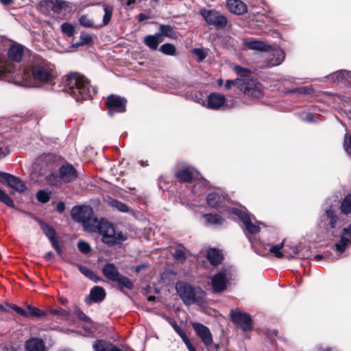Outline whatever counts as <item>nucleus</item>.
<instances>
[{
    "label": "nucleus",
    "mask_w": 351,
    "mask_h": 351,
    "mask_svg": "<svg viewBox=\"0 0 351 351\" xmlns=\"http://www.w3.org/2000/svg\"><path fill=\"white\" fill-rule=\"evenodd\" d=\"M68 93L77 101H80L92 98L97 93L95 87L90 89V82L79 73H71L66 79Z\"/></svg>",
    "instance_id": "f257e3e1"
},
{
    "label": "nucleus",
    "mask_w": 351,
    "mask_h": 351,
    "mask_svg": "<svg viewBox=\"0 0 351 351\" xmlns=\"http://www.w3.org/2000/svg\"><path fill=\"white\" fill-rule=\"evenodd\" d=\"M226 199L223 195H219L218 193H211L208 195L207 204L211 208H224L230 213H232L242 221L246 230L250 234H256L259 232L260 228L253 224L252 219L245 210H240L237 208H229L226 205Z\"/></svg>",
    "instance_id": "f03ea898"
},
{
    "label": "nucleus",
    "mask_w": 351,
    "mask_h": 351,
    "mask_svg": "<svg viewBox=\"0 0 351 351\" xmlns=\"http://www.w3.org/2000/svg\"><path fill=\"white\" fill-rule=\"evenodd\" d=\"M33 78L43 84H54L58 77L56 67L51 63L45 60H38L32 67Z\"/></svg>",
    "instance_id": "7ed1b4c3"
},
{
    "label": "nucleus",
    "mask_w": 351,
    "mask_h": 351,
    "mask_svg": "<svg viewBox=\"0 0 351 351\" xmlns=\"http://www.w3.org/2000/svg\"><path fill=\"white\" fill-rule=\"evenodd\" d=\"M95 226V230L90 232L99 233L102 237V241L106 244L114 245L120 243L126 239V237L121 231L117 230L114 227L107 221L98 220V224Z\"/></svg>",
    "instance_id": "20e7f679"
},
{
    "label": "nucleus",
    "mask_w": 351,
    "mask_h": 351,
    "mask_svg": "<svg viewBox=\"0 0 351 351\" xmlns=\"http://www.w3.org/2000/svg\"><path fill=\"white\" fill-rule=\"evenodd\" d=\"M71 217L75 221L82 222L88 232L94 231L98 224V219L94 216L93 208L89 206H75L71 210Z\"/></svg>",
    "instance_id": "39448f33"
},
{
    "label": "nucleus",
    "mask_w": 351,
    "mask_h": 351,
    "mask_svg": "<svg viewBox=\"0 0 351 351\" xmlns=\"http://www.w3.org/2000/svg\"><path fill=\"white\" fill-rule=\"evenodd\" d=\"M176 289L178 295L186 305L201 302L206 296V293L201 289L193 288L185 282H177Z\"/></svg>",
    "instance_id": "423d86ee"
},
{
    "label": "nucleus",
    "mask_w": 351,
    "mask_h": 351,
    "mask_svg": "<svg viewBox=\"0 0 351 351\" xmlns=\"http://www.w3.org/2000/svg\"><path fill=\"white\" fill-rule=\"evenodd\" d=\"M77 177V173L74 167L71 165L66 164L60 168L58 176L53 173L49 175L48 181L52 185H58L70 182L75 180Z\"/></svg>",
    "instance_id": "0eeeda50"
},
{
    "label": "nucleus",
    "mask_w": 351,
    "mask_h": 351,
    "mask_svg": "<svg viewBox=\"0 0 351 351\" xmlns=\"http://www.w3.org/2000/svg\"><path fill=\"white\" fill-rule=\"evenodd\" d=\"M239 89L245 95L254 98H260L263 95L262 84L251 76L241 79V82L239 84Z\"/></svg>",
    "instance_id": "6e6552de"
},
{
    "label": "nucleus",
    "mask_w": 351,
    "mask_h": 351,
    "mask_svg": "<svg viewBox=\"0 0 351 351\" xmlns=\"http://www.w3.org/2000/svg\"><path fill=\"white\" fill-rule=\"evenodd\" d=\"M176 177L182 182H190L193 180H200L198 183L194 185L193 192H197V189L202 186H206V180L201 179L198 171L193 167H184L176 172Z\"/></svg>",
    "instance_id": "1a4fd4ad"
},
{
    "label": "nucleus",
    "mask_w": 351,
    "mask_h": 351,
    "mask_svg": "<svg viewBox=\"0 0 351 351\" xmlns=\"http://www.w3.org/2000/svg\"><path fill=\"white\" fill-rule=\"evenodd\" d=\"M200 14L208 25H213L217 29H223L228 23L226 17L215 10L203 9L200 10Z\"/></svg>",
    "instance_id": "9d476101"
},
{
    "label": "nucleus",
    "mask_w": 351,
    "mask_h": 351,
    "mask_svg": "<svg viewBox=\"0 0 351 351\" xmlns=\"http://www.w3.org/2000/svg\"><path fill=\"white\" fill-rule=\"evenodd\" d=\"M343 226V221L335 213V208L330 206L326 208L325 213L322 216L320 226L328 230L340 228Z\"/></svg>",
    "instance_id": "9b49d317"
},
{
    "label": "nucleus",
    "mask_w": 351,
    "mask_h": 351,
    "mask_svg": "<svg viewBox=\"0 0 351 351\" xmlns=\"http://www.w3.org/2000/svg\"><path fill=\"white\" fill-rule=\"evenodd\" d=\"M230 277V270L222 269L211 278L212 289L215 292H223L227 288L228 280Z\"/></svg>",
    "instance_id": "f8f14e48"
},
{
    "label": "nucleus",
    "mask_w": 351,
    "mask_h": 351,
    "mask_svg": "<svg viewBox=\"0 0 351 351\" xmlns=\"http://www.w3.org/2000/svg\"><path fill=\"white\" fill-rule=\"evenodd\" d=\"M285 52L280 47L270 48L265 51L264 58L266 60V66L271 67L280 65L285 59Z\"/></svg>",
    "instance_id": "ddd939ff"
},
{
    "label": "nucleus",
    "mask_w": 351,
    "mask_h": 351,
    "mask_svg": "<svg viewBox=\"0 0 351 351\" xmlns=\"http://www.w3.org/2000/svg\"><path fill=\"white\" fill-rule=\"evenodd\" d=\"M65 4V1L62 0H43L40 1L38 8V10L45 14H49L52 10L55 13H60Z\"/></svg>",
    "instance_id": "4468645a"
},
{
    "label": "nucleus",
    "mask_w": 351,
    "mask_h": 351,
    "mask_svg": "<svg viewBox=\"0 0 351 351\" xmlns=\"http://www.w3.org/2000/svg\"><path fill=\"white\" fill-rule=\"evenodd\" d=\"M126 100L117 95H110L108 97V108L110 115H113L117 112H123L125 111Z\"/></svg>",
    "instance_id": "2eb2a0df"
},
{
    "label": "nucleus",
    "mask_w": 351,
    "mask_h": 351,
    "mask_svg": "<svg viewBox=\"0 0 351 351\" xmlns=\"http://www.w3.org/2000/svg\"><path fill=\"white\" fill-rule=\"evenodd\" d=\"M231 317L237 327L243 330H249L252 328V319L249 315L235 310L232 311Z\"/></svg>",
    "instance_id": "dca6fc26"
},
{
    "label": "nucleus",
    "mask_w": 351,
    "mask_h": 351,
    "mask_svg": "<svg viewBox=\"0 0 351 351\" xmlns=\"http://www.w3.org/2000/svg\"><path fill=\"white\" fill-rule=\"evenodd\" d=\"M192 326L195 333L202 339L206 346L208 347L213 344V335L207 326L198 322L193 323Z\"/></svg>",
    "instance_id": "f3484780"
},
{
    "label": "nucleus",
    "mask_w": 351,
    "mask_h": 351,
    "mask_svg": "<svg viewBox=\"0 0 351 351\" xmlns=\"http://www.w3.org/2000/svg\"><path fill=\"white\" fill-rule=\"evenodd\" d=\"M226 98L224 95L219 93H211L207 98L206 104L204 105L207 108L212 110H219L224 105Z\"/></svg>",
    "instance_id": "a211bd4d"
},
{
    "label": "nucleus",
    "mask_w": 351,
    "mask_h": 351,
    "mask_svg": "<svg viewBox=\"0 0 351 351\" xmlns=\"http://www.w3.org/2000/svg\"><path fill=\"white\" fill-rule=\"evenodd\" d=\"M350 244H351V223L348 228L343 229L340 241L334 245L333 250L339 254V257L340 254L343 253Z\"/></svg>",
    "instance_id": "6ab92c4d"
},
{
    "label": "nucleus",
    "mask_w": 351,
    "mask_h": 351,
    "mask_svg": "<svg viewBox=\"0 0 351 351\" xmlns=\"http://www.w3.org/2000/svg\"><path fill=\"white\" fill-rule=\"evenodd\" d=\"M106 296L105 290L101 287L96 286L93 287L89 295L86 298L87 304H91L93 302H101L104 300Z\"/></svg>",
    "instance_id": "aec40b11"
},
{
    "label": "nucleus",
    "mask_w": 351,
    "mask_h": 351,
    "mask_svg": "<svg viewBox=\"0 0 351 351\" xmlns=\"http://www.w3.org/2000/svg\"><path fill=\"white\" fill-rule=\"evenodd\" d=\"M226 5L230 12L238 15L247 10L246 5L240 0H227Z\"/></svg>",
    "instance_id": "412c9836"
},
{
    "label": "nucleus",
    "mask_w": 351,
    "mask_h": 351,
    "mask_svg": "<svg viewBox=\"0 0 351 351\" xmlns=\"http://www.w3.org/2000/svg\"><path fill=\"white\" fill-rule=\"evenodd\" d=\"M26 351H46L44 341L36 337L29 339L25 342Z\"/></svg>",
    "instance_id": "4be33fe9"
},
{
    "label": "nucleus",
    "mask_w": 351,
    "mask_h": 351,
    "mask_svg": "<svg viewBox=\"0 0 351 351\" xmlns=\"http://www.w3.org/2000/svg\"><path fill=\"white\" fill-rule=\"evenodd\" d=\"M163 41L162 37L160 34L154 35H148L145 37L144 43L152 50H156L158 45Z\"/></svg>",
    "instance_id": "5701e85b"
},
{
    "label": "nucleus",
    "mask_w": 351,
    "mask_h": 351,
    "mask_svg": "<svg viewBox=\"0 0 351 351\" xmlns=\"http://www.w3.org/2000/svg\"><path fill=\"white\" fill-rule=\"evenodd\" d=\"M104 275L109 280L114 281L120 275L114 264L108 263L102 269Z\"/></svg>",
    "instance_id": "b1692460"
},
{
    "label": "nucleus",
    "mask_w": 351,
    "mask_h": 351,
    "mask_svg": "<svg viewBox=\"0 0 351 351\" xmlns=\"http://www.w3.org/2000/svg\"><path fill=\"white\" fill-rule=\"evenodd\" d=\"M206 256L207 259L213 265H219L223 259V255L221 252L215 248L208 250L207 251Z\"/></svg>",
    "instance_id": "393cba45"
},
{
    "label": "nucleus",
    "mask_w": 351,
    "mask_h": 351,
    "mask_svg": "<svg viewBox=\"0 0 351 351\" xmlns=\"http://www.w3.org/2000/svg\"><path fill=\"white\" fill-rule=\"evenodd\" d=\"M99 5L102 6L104 12V14L102 19V24L99 25V27H101L103 26L107 25L110 23L112 16L114 8L112 5L106 3H100Z\"/></svg>",
    "instance_id": "a878e982"
},
{
    "label": "nucleus",
    "mask_w": 351,
    "mask_h": 351,
    "mask_svg": "<svg viewBox=\"0 0 351 351\" xmlns=\"http://www.w3.org/2000/svg\"><path fill=\"white\" fill-rule=\"evenodd\" d=\"M23 54V47L22 45H13L8 51V57L10 60L15 62H20Z\"/></svg>",
    "instance_id": "bb28decb"
},
{
    "label": "nucleus",
    "mask_w": 351,
    "mask_h": 351,
    "mask_svg": "<svg viewBox=\"0 0 351 351\" xmlns=\"http://www.w3.org/2000/svg\"><path fill=\"white\" fill-rule=\"evenodd\" d=\"M245 45L249 49L258 50L264 52L267 51V49L270 48L269 45H267L265 43L257 40L246 41Z\"/></svg>",
    "instance_id": "cd10ccee"
},
{
    "label": "nucleus",
    "mask_w": 351,
    "mask_h": 351,
    "mask_svg": "<svg viewBox=\"0 0 351 351\" xmlns=\"http://www.w3.org/2000/svg\"><path fill=\"white\" fill-rule=\"evenodd\" d=\"M332 79L336 82L343 81L347 82L351 84V72L346 70H341L334 73L331 75Z\"/></svg>",
    "instance_id": "c85d7f7f"
},
{
    "label": "nucleus",
    "mask_w": 351,
    "mask_h": 351,
    "mask_svg": "<svg viewBox=\"0 0 351 351\" xmlns=\"http://www.w3.org/2000/svg\"><path fill=\"white\" fill-rule=\"evenodd\" d=\"M7 185L19 192H23L26 189L24 182L13 175L10 176Z\"/></svg>",
    "instance_id": "c756f323"
},
{
    "label": "nucleus",
    "mask_w": 351,
    "mask_h": 351,
    "mask_svg": "<svg viewBox=\"0 0 351 351\" xmlns=\"http://www.w3.org/2000/svg\"><path fill=\"white\" fill-rule=\"evenodd\" d=\"M114 281L117 282L119 288L121 291H123L124 288L128 289H133L134 285L132 282L128 278L121 274Z\"/></svg>",
    "instance_id": "7c9ffc66"
},
{
    "label": "nucleus",
    "mask_w": 351,
    "mask_h": 351,
    "mask_svg": "<svg viewBox=\"0 0 351 351\" xmlns=\"http://www.w3.org/2000/svg\"><path fill=\"white\" fill-rule=\"evenodd\" d=\"M340 209L343 214H351V194L346 195L343 198L340 206Z\"/></svg>",
    "instance_id": "2f4dec72"
},
{
    "label": "nucleus",
    "mask_w": 351,
    "mask_h": 351,
    "mask_svg": "<svg viewBox=\"0 0 351 351\" xmlns=\"http://www.w3.org/2000/svg\"><path fill=\"white\" fill-rule=\"evenodd\" d=\"M27 317H35L38 318H41L46 316L47 313L36 307L32 306H27Z\"/></svg>",
    "instance_id": "473e14b6"
},
{
    "label": "nucleus",
    "mask_w": 351,
    "mask_h": 351,
    "mask_svg": "<svg viewBox=\"0 0 351 351\" xmlns=\"http://www.w3.org/2000/svg\"><path fill=\"white\" fill-rule=\"evenodd\" d=\"M161 36H164L170 38L176 37V33L173 28L171 25H160L159 27Z\"/></svg>",
    "instance_id": "72a5a7b5"
},
{
    "label": "nucleus",
    "mask_w": 351,
    "mask_h": 351,
    "mask_svg": "<svg viewBox=\"0 0 351 351\" xmlns=\"http://www.w3.org/2000/svg\"><path fill=\"white\" fill-rule=\"evenodd\" d=\"M41 228L47 238L49 239L50 242H53V241L57 240L56 237V232L53 228H52L49 225L42 223Z\"/></svg>",
    "instance_id": "f704fd0d"
},
{
    "label": "nucleus",
    "mask_w": 351,
    "mask_h": 351,
    "mask_svg": "<svg viewBox=\"0 0 351 351\" xmlns=\"http://www.w3.org/2000/svg\"><path fill=\"white\" fill-rule=\"evenodd\" d=\"M204 218L208 224L218 225L223 222V219L217 214H206Z\"/></svg>",
    "instance_id": "c9c22d12"
},
{
    "label": "nucleus",
    "mask_w": 351,
    "mask_h": 351,
    "mask_svg": "<svg viewBox=\"0 0 351 351\" xmlns=\"http://www.w3.org/2000/svg\"><path fill=\"white\" fill-rule=\"evenodd\" d=\"M80 24L85 27H93V28H99L100 27L94 25L93 20L91 17H90L87 14L82 15L79 18Z\"/></svg>",
    "instance_id": "e433bc0d"
},
{
    "label": "nucleus",
    "mask_w": 351,
    "mask_h": 351,
    "mask_svg": "<svg viewBox=\"0 0 351 351\" xmlns=\"http://www.w3.org/2000/svg\"><path fill=\"white\" fill-rule=\"evenodd\" d=\"M78 269L87 278L92 280L94 282H97L99 280V278L97 276L95 273L85 266H82L81 265H77Z\"/></svg>",
    "instance_id": "4c0bfd02"
},
{
    "label": "nucleus",
    "mask_w": 351,
    "mask_h": 351,
    "mask_svg": "<svg viewBox=\"0 0 351 351\" xmlns=\"http://www.w3.org/2000/svg\"><path fill=\"white\" fill-rule=\"evenodd\" d=\"M109 205L117 210L127 213L129 211L128 207L123 203L119 202L114 199H110L108 200Z\"/></svg>",
    "instance_id": "58836bf2"
},
{
    "label": "nucleus",
    "mask_w": 351,
    "mask_h": 351,
    "mask_svg": "<svg viewBox=\"0 0 351 351\" xmlns=\"http://www.w3.org/2000/svg\"><path fill=\"white\" fill-rule=\"evenodd\" d=\"M92 43H93L92 36L82 32L80 34V42L73 44V47H78L82 46V45H90Z\"/></svg>",
    "instance_id": "ea45409f"
},
{
    "label": "nucleus",
    "mask_w": 351,
    "mask_h": 351,
    "mask_svg": "<svg viewBox=\"0 0 351 351\" xmlns=\"http://www.w3.org/2000/svg\"><path fill=\"white\" fill-rule=\"evenodd\" d=\"M176 47L170 43H165L160 47V51L167 56H173L176 53Z\"/></svg>",
    "instance_id": "a19ab883"
},
{
    "label": "nucleus",
    "mask_w": 351,
    "mask_h": 351,
    "mask_svg": "<svg viewBox=\"0 0 351 351\" xmlns=\"http://www.w3.org/2000/svg\"><path fill=\"white\" fill-rule=\"evenodd\" d=\"M285 241H283L280 245H272L269 251V252L274 254L277 258H282L283 253L280 251V250L284 247Z\"/></svg>",
    "instance_id": "79ce46f5"
},
{
    "label": "nucleus",
    "mask_w": 351,
    "mask_h": 351,
    "mask_svg": "<svg viewBox=\"0 0 351 351\" xmlns=\"http://www.w3.org/2000/svg\"><path fill=\"white\" fill-rule=\"evenodd\" d=\"M173 257L176 260L182 262L186 258V250L181 247H178L173 253Z\"/></svg>",
    "instance_id": "37998d69"
},
{
    "label": "nucleus",
    "mask_w": 351,
    "mask_h": 351,
    "mask_svg": "<svg viewBox=\"0 0 351 351\" xmlns=\"http://www.w3.org/2000/svg\"><path fill=\"white\" fill-rule=\"evenodd\" d=\"M62 32L67 36H72L75 33L74 26L69 23H64L61 25Z\"/></svg>",
    "instance_id": "c03bdc74"
},
{
    "label": "nucleus",
    "mask_w": 351,
    "mask_h": 351,
    "mask_svg": "<svg viewBox=\"0 0 351 351\" xmlns=\"http://www.w3.org/2000/svg\"><path fill=\"white\" fill-rule=\"evenodd\" d=\"M0 202L10 207H14V204L10 197L0 189Z\"/></svg>",
    "instance_id": "a18cd8bd"
},
{
    "label": "nucleus",
    "mask_w": 351,
    "mask_h": 351,
    "mask_svg": "<svg viewBox=\"0 0 351 351\" xmlns=\"http://www.w3.org/2000/svg\"><path fill=\"white\" fill-rule=\"evenodd\" d=\"M10 72L9 66L5 64L3 62H0V79L8 80V74Z\"/></svg>",
    "instance_id": "49530a36"
},
{
    "label": "nucleus",
    "mask_w": 351,
    "mask_h": 351,
    "mask_svg": "<svg viewBox=\"0 0 351 351\" xmlns=\"http://www.w3.org/2000/svg\"><path fill=\"white\" fill-rule=\"evenodd\" d=\"M38 200L42 203L47 202L50 199V195L45 191L40 190L36 194Z\"/></svg>",
    "instance_id": "de8ad7c7"
},
{
    "label": "nucleus",
    "mask_w": 351,
    "mask_h": 351,
    "mask_svg": "<svg viewBox=\"0 0 351 351\" xmlns=\"http://www.w3.org/2000/svg\"><path fill=\"white\" fill-rule=\"evenodd\" d=\"M234 71L240 75V77L239 79L249 77L250 76V71L240 66H234Z\"/></svg>",
    "instance_id": "09e8293b"
},
{
    "label": "nucleus",
    "mask_w": 351,
    "mask_h": 351,
    "mask_svg": "<svg viewBox=\"0 0 351 351\" xmlns=\"http://www.w3.org/2000/svg\"><path fill=\"white\" fill-rule=\"evenodd\" d=\"M95 351H105L107 349V343L103 340H97L93 345Z\"/></svg>",
    "instance_id": "8fccbe9b"
},
{
    "label": "nucleus",
    "mask_w": 351,
    "mask_h": 351,
    "mask_svg": "<svg viewBox=\"0 0 351 351\" xmlns=\"http://www.w3.org/2000/svg\"><path fill=\"white\" fill-rule=\"evenodd\" d=\"M77 247L80 251L84 254L89 252L90 250V247L89 244L85 241H79L77 243Z\"/></svg>",
    "instance_id": "3c124183"
},
{
    "label": "nucleus",
    "mask_w": 351,
    "mask_h": 351,
    "mask_svg": "<svg viewBox=\"0 0 351 351\" xmlns=\"http://www.w3.org/2000/svg\"><path fill=\"white\" fill-rule=\"evenodd\" d=\"M74 313L79 319L87 322H90V319L78 307L75 308Z\"/></svg>",
    "instance_id": "603ef678"
},
{
    "label": "nucleus",
    "mask_w": 351,
    "mask_h": 351,
    "mask_svg": "<svg viewBox=\"0 0 351 351\" xmlns=\"http://www.w3.org/2000/svg\"><path fill=\"white\" fill-rule=\"evenodd\" d=\"M241 82V79H236L234 80H228L226 81L225 84V87L226 89H229L232 86H236L239 88V84Z\"/></svg>",
    "instance_id": "864d4df0"
},
{
    "label": "nucleus",
    "mask_w": 351,
    "mask_h": 351,
    "mask_svg": "<svg viewBox=\"0 0 351 351\" xmlns=\"http://www.w3.org/2000/svg\"><path fill=\"white\" fill-rule=\"evenodd\" d=\"M344 149L347 152H351V135H346L344 138Z\"/></svg>",
    "instance_id": "5fc2aeb1"
},
{
    "label": "nucleus",
    "mask_w": 351,
    "mask_h": 351,
    "mask_svg": "<svg viewBox=\"0 0 351 351\" xmlns=\"http://www.w3.org/2000/svg\"><path fill=\"white\" fill-rule=\"evenodd\" d=\"M193 53L197 57L199 61H202L206 58V54L202 49H193Z\"/></svg>",
    "instance_id": "6e6d98bb"
},
{
    "label": "nucleus",
    "mask_w": 351,
    "mask_h": 351,
    "mask_svg": "<svg viewBox=\"0 0 351 351\" xmlns=\"http://www.w3.org/2000/svg\"><path fill=\"white\" fill-rule=\"evenodd\" d=\"M290 251V252L287 253V257L289 260L293 258L295 255H297L299 253V249L297 246L291 247Z\"/></svg>",
    "instance_id": "4d7b16f0"
},
{
    "label": "nucleus",
    "mask_w": 351,
    "mask_h": 351,
    "mask_svg": "<svg viewBox=\"0 0 351 351\" xmlns=\"http://www.w3.org/2000/svg\"><path fill=\"white\" fill-rule=\"evenodd\" d=\"M173 328H174L175 331L180 335V337L183 340L185 337H187L186 333L183 331V330L178 326L176 324H172Z\"/></svg>",
    "instance_id": "13d9d810"
},
{
    "label": "nucleus",
    "mask_w": 351,
    "mask_h": 351,
    "mask_svg": "<svg viewBox=\"0 0 351 351\" xmlns=\"http://www.w3.org/2000/svg\"><path fill=\"white\" fill-rule=\"evenodd\" d=\"M11 174L0 172V182L4 184H8Z\"/></svg>",
    "instance_id": "bf43d9fd"
},
{
    "label": "nucleus",
    "mask_w": 351,
    "mask_h": 351,
    "mask_svg": "<svg viewBox=\"0 0 351 351\" xmlns=\"http://www.w3.org/2000/svg\"><path fill=\"white\" fill-rule=\"evenodd\" d=\"M293 93H298L300 94H309L311 93V88L308 87H302L293 90Z\"/></svg>",
    "instance_id": "052dcab7"
},
{
    "label": "nucleus",
    "mask_w": 351,
    "mask_h": 351,
    "mask_svg": "<svg viewBox=\"0 0 351 351\" xmlns=\"http://www.w3.org/2000/svg\"><path fill=\"white\" fill-rule=\"evenodd\" d=\"M51 243V245L52 247H53V249L57 252V253L60 255L62 254V250L59 245V243H58V239L56 240V241H53V242Z\"/></svg>",
    "instance_id": "680f3d73"
},
{
    "label": "nucleus",
    "mask_w": 351,
    "mask_h": 351,
    "mask_svg": "<svg viewBox=\"0 0 351 351\" xmlns=\"http://www.w3.org/2000/svg\"><path fill=\"white\" fill-rule=\"evenodd\" d=\"M57 210L60 212V213H62L65 210V204L64 203L60 202H58V204H57Z\"/></svg>",
    "instance_id": "e2e57ef3"
},
{
    "label": "nucleus",
    "mask_w": 351,
    "mask_h": 351,
    "mask_svg": "<svg viewBox=\"0 0 351 351\" xmlns=\"http://www.w3.org/2000/svg\"><path fill=\"white\" fill-rule=\"evenodd\" d=\"M53 258V252H49L47 253H46L44 256V258L46 260V261H50L51 260L52 258Z\"/></svg>",
    "instance_id": "0e129e2a"
},
{
    "label": "nucleus",
    "mask_w": 351,
    "mask_h": 351,
    "mask_svg": "<svg viewBox=\"0 0 351 351\" xmlns=\"http://www.w3.org/2000/svg\"><path fill=\"white\" fill-rule=\"evenodd\" d=\"M149 16L143 13H140L138 16V19L139 21H143L146 19H147Z\"/></svg>",
    "instance_id": "69168bd1"
},
{
    "label": "nucleus",
    "mask_w": 351,
    "mask_h": 351,
    "mask_svg": "<svg viewBox=\"0 0 351 351\" xmlns=\"http://www.w3.org/2000/svg\"><path fill=\"white\" fill-rule=\"evenodd\" d=\"M184 343H185L186 346L187 347L188 349H189L190 348H191L193 346V345L191 344L190 340L189 339L188 337H185L183 340Z\"/></svg>",
    "instance_id": "338daca9"
},
{
    "label": "nucleus",
    "mask_w": 351,
    "mask_h": 351,
    "mask_svg": "<svg viewBox=\"0 0 351 351\" xmlns=\"http://www.w3.org/2000/svg\"><path fill=\"white\" fill-rule=\"evenodd\" d=\"M18 313L19 315H21V316H23L25 317H27V309L25 310L23 308H21Z\"/></svg>",
    "instance_id": "774afa93"
}]
</instances>
